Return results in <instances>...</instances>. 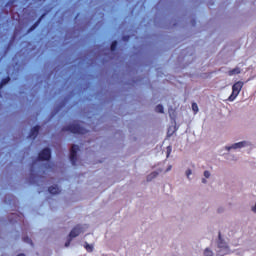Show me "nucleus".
I'll return each instance as SVG.
<instances>
[{
    "label": "nucleus",
    "mask_w": 256,
    "mask_h": 256,
    "mask_svg": "<svg viewBox=\"0 0 256 256\" xmlns=\"http://www.w3.org/2000/svg\"><path fill=\"white\" fill-rule=\"evenodd\" d=\"M22 240L24 241V243L33 245V242L29 237H23Z\"/></svg>",
    "instance_id": "dca6fc26"
},
{
    "label": "nucleus",
    "mask_w": 256,
    "mask_h": 256,
    "mask_svg": "<svg viewBox=\"0 0 256 256\" xmlns=\"http://www.w3.org/2000/svg\"><path fill=\"white\" fill-rule=\"evenodd\" d=\"M243 87H244L243 81H238V82L234 83L232 86V93L228 97V101L233 102L239 96Z\"/></svg>",
    "instance_id": "f03ea898"
},
{
    "label": "nucleus",
    "mask_w": 256,
    "mask_h": 256,
    "mask_svg": "<svg viewBox=\"0 0 256 256\" xmlns=\"http://www.w3.org/2000/svg\"><path fill=\"white\" fill-rule=\"evenodd\" d=\"M171 170V167L168 169V171Z\"/></svg>",
    "instance_id": "bb28decb"
},
{
    "label": "nucleus",
    "mask_w": 256,
    "mask_h": 256,
    "mask_svg": "<svg viewBox=\"0 0 256 256\" xmlns=\"http://www.w3.org/2000/svg\"><path fill=\"white\" fill-rule=\"evenodd\" d=\"M204 256H213V252L210 249H205Z\"/></svg>",
    "instance_id": "a211bd4d"
},
{
    "label": "nucleus",
    "mask_w": 256,
    "mask_h": 256,
    "mask_svg": "<svg viewBox=\"0 0 256 256\" xmlns=\"http://www.w3.org/2000/svg\"><path fill=\"white\" fill-rule=\"evenodd\" d=\"M210 176H211V172L209 170H205L204 171V177L205 178H210Z\"/></svg>",
    "instance_id": "aec40b11"
},
{
    "label": "nucleus",
    "mask_w": 256,
    "mask_h": 256,
    "mask_svg": "<svg viewBox=\"0 0 256 256\" xmlns=\"http://www.w3.org/2000/svg\"><path fill=\"white\" fill-rule=\"evenodd\" d=\"M156 112L163 113L164 112V107L162 105L156 106Z\"/></svg>",
    "instance_id": "f3484780"
},
{
    "label": "nucleus",
    "mask_w": 256,
    "mask_h": 256,
    "mask_svg": "<svg viewBox=\"0 0 256 256\" xmlns=\"http://www.w3.org/2000/svg\"><path fill=\"white\" fill-rule=\"evenodd\" d=\"M202 183L206 184L207 180L205 178L202 179Z\"/></svg>",
    "instance_id": "b1692460"
},
{
    "label": "nucleus",
    "mask_w": 256,
    "mask_h": 256,
    "mask_svg": "<svg viewBox=\"0 0 256 256\" xmlns=\"http://www.w3.org/2000/svg\"><path fill=\"white\" fill-rule=\"evenodd\" d=\"M17 256H26L25 254L21 253V254H18Z\"/></svg>",
    "instance_id": "a878e982"
},
{
    "label": "nucleus",
    "mask_w": 256,
    "mask_h": 256,
    "mask_svg": "<svg viewBox=\"0 0 256 256\" xmlns=\"http://www.w3.org/2000/svg\"><path fill=\"white\" fill-rule=\"evenodd\" d=\"M240 73H241V69L240 68H234V69L228 71V75L229 76L238 75Z\"/></svg>",
    "instance_id": "ddd939ff"
},
{
    "label": "nucleus",
    "mask_w": 256,
    "mask_h": 256,
    "mask_svg": "<svg viewBox=\"0 0 256 256\" xmlns=\"http://www.w3.org/2000/svg\"><path fill=\"white\" fill-rule=\"evenodd\" d=\"M62 132H68L70 134H85L88 132L87 129H62Z\"/></svg>",
    "instance_id": "6e6552de"
},
{
    "label": "nucleus",
    "mask_w": 256,
    "mask_h": 256,
    "mask_svg": "<svg viewBox=\"0 0 256 256\" xmlns=\"http://www.w3.org/2000/svg\"><path fill=\"white\" fill-rule=\"evenodd\" d=\"M39 133L40 129H31L28 137L31 139H35L38 137Z\"/></svg>",
    "instance_id": "9b49d317"
},
{
    "label": "nucleus",
    "mask_w": 256,
    "mask_h": 256,
    "mask_svg": "<svg viewBox=\"0 0 256 256\" xmlns=\"http://www.w3.org/2000/svg\"><path fill=\"white\" fill-rule=\"evenodd\" d=\"M24 220V215L22 213L20 214H12V220L11 222H19Z\"/></svg>",
    "instance_id": "9d476101"
},
{
    "label": "nucleus",
    "mask_w": 256,
    "mask_h": 256,
    "mask_svg": "<svg viewBox=\"0 0 256 256\" xmlns=\"http://www.w3.org/2000/svg\"><path fill=\"white\" fill-rule=\"evenodd\" d=\"M247 146H251V143L247 142V141H241L238 143H234L231 146H226V150H228V151H230L231 149L236 150V149L245 148Z\"/></svg>",
    "instance_id": "39448f33"
},
{
    "label": "nucleus",
    "mask_w": 256,
    "mask_h": 256,
    "mask_svg": "<svg viewBox=\"0 0 256 256\" xmlns=\"http://www.w3.org/2000/svg\"><path fill=\"white\" fill-rule=\"evenodd\" d=\"M158 175H159V172H157V171L151 172V173L148 175V177H147V181H148V182H152L153 179H155Z\"/></svg>",
    "instance_id": "f8f14e48"
},
{
    "label": "nucleus",
    "mask_w": 256,
    "mask_h": 256,
    "mask_svg": "<svg viewBox=\"0 0 256 256\" xmlns=\"http://www.w3.org/2000/svg\"><path fill=\"white\" fill-rule=\"evenodd\" d=\"M192 174V170L188 169L186 170V176L189 178V176Z\"/></svg>",
    "instance_id": "4be33fe9"
},
{
    "label": "nucleus",
    "mask_w": 256,
    "mask_h": 256,
    "mask_svg": "<svg viewBox=\"0 0 256 256\" xmlns=\"http://www.w3.org/2000/svg\"><path fill=\"white\" fill-rule=\"evenodd\" d=\"M79 150V146L76 145V144H73L71 146V149H70V154H69V160L71 162L72 165H76V162H77V152Z\"/></svg>",
    "instance_id": "7ed1b4c3"
},
{
    "label": "nucleus",
    "mask_w": 256,
    "mask_h": 256,
    "mask_svg": "<svg viewBox=\"0 0 256 256\" xmlns=\"http://www.w3.org/2000/svg\"><path fill=\"white\" fill-rule=\"evenodd\" d=\"M252 211L256 213V204L252 207Z\"/></svg>",
    "instance_id": "5701e85b"
},
{
    "label": "nucleus",
    "mask_w": 256,
    "mask_h": 256,
    "mask_svg": "<svg viewBox=\"0 0 256 256\" xmlns=\"http://www.w3.org/2000/svg\"><path fill=\"white\" fill-rule=\"evenodd\" d=\"M167 151H166V153H167V158H169V156L171 155V152H172V146L171 145H169V146H167V149H166Z\"/></svg>",
    "instance_id": "6ab92c4d"
},
{
    "label": "nucleus",
    "mask_w": 256,
    "mask_h": 256,
    "mask_svg": "<svg viewBox=\"0 0 256 256\" xmlns=\"http://www.w3.org/2000/svg\"><path fill=\"white\" fill-rule=\"evenodd\" d=\"M217 248H218V250L216 251L217 256H225V255H228V253L230 252L229 246L223 240L221 232L218 233Z\"/></svg>",
    "instance_id": "f257e3e1"
},
{
    "label": "nucleus",
    "mask_w": 256,
    "mask_h": 256,
    "mask_svg": "<svg viewBox=\"0 0 256 256\" xmlns=\"http://www.w3.org/2000/svg\"><path fill=\"white\" fill-rule=\"evenodd\" d=\"M84 248H85L88 252H93V250H94V246L88 244L87 242H85Z\"/></svg>",
    "instance_id": "4468645a"
},
{
    "label": "nucleus",
    "mask_w": 256,
    "mask_h": 256,
    "mask_svg": "<svg viewBox=\"0 0 256 256\" xmlns=\"http://www.w3.org/2000/svg\"><path fill=\"white\" fill-rule=\"evenodd\" d=\"M72 238H69L68 241L65 243V247H69L71 244Z\"/></svg>",
    "instance_id": "412c9836"
},
{
    "label": "nucleus",
    "mask_w": 256,
    "mask_h": 256,
    "mask_svg": "<svg viewBox=\"0 0 256 256\" xmlns=\"http://www.w3.org/2000/svg\"><path fill=\"white\" fill-rule=\"evenodd\" d=\"M82 233V227L80 225L75 226L68 234L70 239L78 237Z\"/></svg>",
    "instance_id": "0eeeda50"
},
{
    "label": "nucleus",
    "mask_w": 256,
    "mask_h": 256,
    "mask_svg": "<svg viewBox=\"0 0 256 256\" xmlns=\"http://www.w3.org/2000/svg\"><path fill=\"white\" fill-rule=\"evenodd\" d=\"M192 111L194 114H197L199 112V106L197 103H192Z\"/></svg>",
    "instance_id": "2eb2a0df"
},
{
    "label": "nucleus",
    "mask_w": 256,
    "mask_h": 256,
    "mask_svg": "<svg viewBox=\"0 0 256 256\" xmlns=\"http://www.w3.org/2000/svg\"><path fill=\"white\" fill-rule=\"evenodd\" d=\"M115 46H116V43H113V44H112V50L115 49Z\"/></svg>",
    "instance_id": "393cba45"
},
{
    "label": "nucleus",
    "mask_w": 256,
    "mask_h": 256,
    "mask_svg": "<svg viewBox=\"0 0 256 256\" xmlns=\"http://www.w3.org/2000/svg\"><path fill=\"white\" fill-rule=\"evenodd\" d=\"M51 159V149L45 148L38 154L39 161H49Z\"/></svg>",
    "instance_id": "20e7f679"
},
{
    "label": "nucleus",
    "mask_w": 256,
    "mask_h": 256,
    "mask_svg": "<svg viewBox=\"0 0 256 256\" xmlns=\"http://www.w3.org/2000/svg\"><path fill=\"white\" fill-rule=\"evenodd\" d=\"M37 161H34V163H32L31 168H30V178H29V182L31 184H35L38 181V175L35 174V170H34V165L36 164Z\"/></svg>",
    "instance_id": "423d86ee"
},
{
    "label": "nucleus",
    "mask_w": 256,
    "mask_h": 256,
    "mask_svg": "<svg viewBox=\"0 0 256 256\" xmlns=\"http://www.w3.org/2000/svg\"><path fill=\"white\" fill-rule=\"evenodd\" d=\"M48 191L51 195H58L61 193V190L57 185L49 187Z\"/></svg>",
    "instance_id": "1a4fd4ad"
}]
</instances>
